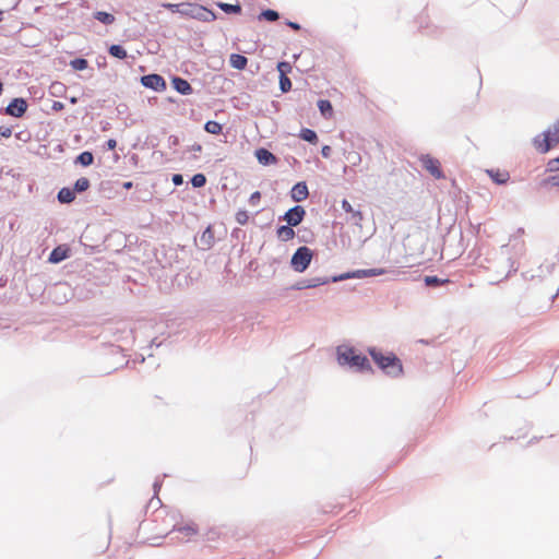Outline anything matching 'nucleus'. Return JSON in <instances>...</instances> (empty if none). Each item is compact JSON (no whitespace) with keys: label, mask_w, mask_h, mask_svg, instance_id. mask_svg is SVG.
Listing matches in <instances>:
<instances>
[{"label":"nucleus","mask_w":559,"mask_h":559,"mask_svg":"<svg viewBox=\"0 0 559 559\" xmlns=\"http://www.w3.org/2000/svg\"><path fill=\"white\" fill-rule=\"evenodd\" d=\"M369 354L377 366L390 377H400L403 373V366L400 358L393 353H382L376 348H370Z\"/></svg>","instance_id":"1"},{"label":"nucleus","mask_w":559,"mask_h":559,"mask_svg":"<svg viewBox=\"0 0 559 559\" xmlns=\"http://www.w3.org/2000/svg\"><path fill=\"white\" fill-rule=\"evenodd\" d=\"M336 353L340 365H349L360 371L372 370L368 358L361 354H357L356 349L353 347L338 346Z\"/></svg>","instance_id":"2"},{"label":"nucleus","mask_w":559,"mask_h":559,"mask_svg":"<svg viewBox=\"0 0 559 559\" xmlns=\"http://www.w3.org/2000/svg\"><path fill=\"white\" fill-rule=\"evenodd\" d=\"M559 143V122L554 123L533 139L534 147L539 153H547Z\"/></svg>","instance_id":"3"},{"label":"nucleus","mask_w":559,"mask_h":559,"mask_svg":"<svg viewBox=\"0 0 559 559\" xmlns=\"http://www.w3.org/2000/svg\"><path fill=\"white\" fill-rule=\"evenodd\" d=\"M177 9L179 14L190 16L198 21L207 22L215 19V15L211 10L199 4L185 3L183 5L177 7Z\"/></svg>","instance_id":"4"},{"label":"nucleus","mask_w":559,"mask_h":559,"mask_svg":"<svg viewBox=\"0 0 559 559\" xmlns=\"http://www.w3.org/2000/svg\"><path fill=\"white\" fill-rule=\"evenodd\" d=\"M313 258L312 250L306 246L299 247L293 254L290 265L296 272H304L307 270Z\"/></svg>","instance_id":"5"},{"label":"nucleus","mask_w":559,"mask_h":559,"mask_svg":"<svg viewBox=\"0 0 559 559\" xmlns=\"http://www.w3.org/2000/svg\"><path fill=\"white\" fill-rule=\"evenodd\" d=\"M423 167L432 176L435 177L436 179H442L444 178V174L441 169V164L440 162L430 156V155H423L420 156L419 158Z\"/></svg>","instance_id":"6"},{"label":"nucleus","mask_w":559,"mask_h":559,"mask_svg":"<svg viewBox=\"0 0 559 559\" xmlns=\"http://www.w3.org/2000/svg\"><path fill=\"white\" fill-rule=\"evenodd\" d=\"M306 215V211L302 206L300 205H296L292 209H289L285 215L283 216V219L286 221V223L289 225V226H297L299 225L304 217Z\"/></svg>","instance_id":"7"},{"label":"nucleus","mask_w":559,"mask_h":559,"mask_svg":"<svg viewBox=\"0 0 559 559\" xmlns=\"http://www.w3.org/2000/svg\"><path fill=\"white\" fill-rule=\"evenodd\" d=\"M141 83L148 88L160 92L166 88V82L159 74H147L141 78Z\"/></svg>","instance_id":"8"},{"label":"nucleus","mask_w":559,"mask_h":559,"mask_svg":"<svg viewBox=\"0 0 559 559\" xmlns=\"http://www.w3.org/2000/svg\"><path fill=\"white\" fill-rule=\"evenodd\" d=\"M27 109V103L23 98H14L5 108V112L10 116L20 118Z\"/></svg>","instance_id":"9"},{"label":"nucleus","mask_w":559,"mask_h":559,"mask_svg":"<svg viewBox=\"0 0 559 559\" xmlns=\"http://www.w3.org/2000/svg\"><path fill=\"white\" fill-rule=\"evenodd\" d=\"M308 195H309L308 187H307L306 182H304V181L297 182L290 191V197L296 202H301V201L306 200L308 198Z\"/></svg>","instance_id":"10"},{"label":"nucleus","mask_w":559,"mask_h":559,"mask_svg":"<svg viewBox=\"0 0 559 559\" xmlns=\"http://www.w3.org/2000/svg\"><path fill=\"white\" fill-rule=\"evenodd\" d=\"M254 155L258 162L262 165H271L277 162L276 156L266 148H258Z\"/></svg>","instance_id":"11"},{"label":"nucleus","mask_w":559,"mask_h":559,"mask_svg":"<svg viewBox=\"0 0 559 559\" xmlns=\"http://www.w3.org/2000/svg\"><path fill=\"white\" fill-rule=\"evenodd\" d=\"M175 531L183 535L185 538L190 539L199 532L198 525L193 522L181 524L175 527Z\"/></svg>","instance_id":"12"},{"label":"nucleus","mask_w":559,"mask_h":559,"mask_svg":"<svg viewBox=\"0 0 559 559\" xmlns=\"http://www.w3.org/2000/svg\"><path fill=\"white\" fill-rule=\"evenodd\" d=\"M171 84L173 87L182 95H189L192 92L190 83L185 79L176 76L171 80Z\"/></svg>","instance_id":"13"},{"label":"nucleus","mask_w":559,"mask_h":559,"mask_svg":"<svg viewBox=\"0 0 559 559\" xmlns=\"http://www.w3.org/2000/svg\"><path fill=\"white\" fill-rule=\"evenodd\" d=\"M69 249L64 246H58L56 247L50 255H49V262L51 263H59L68 258Z\"/></svg>","instance_id":"14"},{"label":"nucleus","mask_w":559,"mask_h":559,"mask_svg":"<svg viewBox=\"0 0 559 559\" xmlns=\"http://www.w3.org/2000/svg\"><path fill=\"white\" fill-rule=\"evenodd\" d=\"M294 226H289L288 224L287 225H283V226H280L277 229H276V236L277 238L281 240V241H289L292 239H294L295 237V231L293 229Z\"/></svg>","instance_id":"15"},{"label":"nucleus","mask_w":559,"mask_h":559,"mask_svg":"<svg viewBox=\"0 0 559 559\" xmlns=\"http://www.w3.org/2000/svg\"><path fill=\"white\" fill-rule=\"evenodd\" d=\"M487 174L498 185L506 183L510 179V175L506 170L490 169L487 170Z\"/></svg>","instance_id":"16"},{"label":"nucleus","mask_w":559,"mask_h":559,"mask_svg":"<svg viewBox=\"0 0 559 559\" xmlns=\"http://www.w3.org/2000/svg\"><path fill=\"white\" fill-rule=\"evenodd\" d=\"M230 66L237 70H243L247 67L248 59L239 53H233L229 58Z\"/></svg>","instance_id":"17"},{"label":"nucleus","mask_w":559,"mask_h":559,"mask_svg":"<svg viewBox=\"0 0 559 559\" xmlns=\"http://www.w3.org/2000/svg\"><path fill=\"white\" fill-rule=\"evenodd\" d=\"M75 199V192L74 190H71L70 188H62L58 192V200L61 203H70Z\"/></svg>","instance_id":"18"},{"label":"nucleus","mask_w":559,"mask_h":559,"mask_svg":"<svg viewBox=\"0 0 559 559\" xmlns=\"http://www.w3.org/2000/svg\"><path fill=\"white\" fill-rule=\"evenodd\" d=\"M318 107L320 109V112L324 117H332V115H333V107H332V104L330 103V100L320 99L318 102Z\"/></svg>","instance_id":"19"},{"label":"nucleus","mask_w":559,"mask_h":559,"mask_svg":"<svg viewBox=\"0 0 559 559\" xmlns=\"http://www.w3.org/2000/svg\"><path fill=\"white\" fill-rule=\"evenodd\" d=\"M204 130L207 132V133H211V134H219L222 133V130H223V127L221 123H218L217 121H213V120H210L207 121L205 124H204Z\"/></svg>","instance_id":"20"},{"label":"nucleus","mask_w":559,"mask_h":559,"mask_svg":"<svg viewBox=\"0 0 559 559\" xmlns=\"http://www.w3.org/2000/svg\"><path fill=\"white\" fill-rule=\"evenodd\" d=\"M280 17V14L277 11L275 10H272V9H266V10H263L260 15H259V19L260 20H265V21H269V22H274L276 21L277 19Z\"/></svg>","instance_id":"21"},{"label":"nucleus","mask_w":559,"mask_h":559,"mask_svg":"<svg viewBox=\"0 0 559 559\" xmlns=\"http://www.w3.org/2000/svg\"><path fill=\"white\" fill-rule=\"evenodd\" d=\"M109 53L118 59H124L127 58V51L126 49L120 45H111L109 47Z\"/></svg>","instance_id":"22"},{"label":"nucleus","mask_w":559,"mask_h":559,"mask_svg":"<svg viewBox=\"0 0 559 559\" xmlns=\"http://www.w3.org/2000/svg\"><path fill=\"white\" fill-rule=\"evenodd\" d=\"M94 160V156L91 152H82L78 157H76V163L81 164L82 166H90Z\"/></svg>","instance_id":"23"},{"label":"nucleus","mask_w":559,"mask_h":559,"mask_svg":"<svg viewBox=\"0 0 559 559\" xmlns=\"http://www.w3.org/2000/svg\"><path fill=\"white\" fill-rule=\"evenodd\" d=\"M218 7L227 14H237L240 13L241 7L239 4H230V3H218Z\"/></svg>","instance_id":"24"},{"label":"nucleus","mask_w":559,"mask_h":559,"mask_svg":"<svg viewBox=\"0 0 559 559\" xmlns=\"http://www.w3.org/2000/svg\"><path fill=\"white\" fill-rule=\"evenodd\" d=\"M95 19L103 24H111L115 21V16L112 14L104 11L96 12Z\"/></svg>","instance_id":"25"},{"label":"nucleus","mask_w":559,"mask_h":559,"mask_svg":"<svg viewBox=\"0 0 559 559\" xmlns=\"http://www.w3.org/2000/svg\"><path fill=\"white\" fill-rule=\"evenodd\" d=\"M300 138L310 143H317L318 136L317 133L311 129H302L300 132Z\"/></svg>","instance_id":"26"},{"label":"nucleus","mask_w":559,"mask_h":559,"mask_svg":"<svg viewBox=\"0 0 559 559\" xmlns=\"http://www.w3.org/2000/svg\"><path fill=\"white\" fill-rule=\"evenodd\" d=\"M90 188V180L85 177L79 178L74 183V192H84Z\"/></svg>","instance_id":"27"},{"label":"nucleus","mask_w":559,"mask_h":559,"mask_svg":"<svg viewBox=\"0 0 559 559\" xmlns=\"http://www.w3.org/2000/svg\"><path fill=\"white\" fill-rule=\"evenodd\" d=\"M450 281L448 278L441 280L437 276H426L425 283L427 286H438L448 284Z\"/></svg>","instance_id":"28"},{"label":"nucleus","mask_w":559,"mask_h":559,"mask_svg":"<svg viewBox=\"0 0 559 559\" xmlns=\"http://www.w3.org/2000/svg\"><path fill=\"white\" fill-rule=\"evenodd\" d=\"M384 273H385V271L383 269H371V270H366V271H358L357 274H355V276H357V277L376 276V275H382Z\"/></svg>","instance_id":"29"},{"label":"nucleus","mask_w":559,"mask_h":559,"mask_svg":"<svg viewBox=\"0 0 559 559\" xmlns=\"http://www.w3.org/2000/svg\"><path fill=\"white\" fill-rule=\"evenodd\" d=\"M87 61L83 58H76L70 62V66L76 71L85 70L87 68Z\"/></svg>","instance_id":"30"},{"label":"nucleus","mask_w":559,"mask_h":559,"mask_svg":"<svg viewBox=\"0 0 559 559\" xmlns=\"http://www.w3.org/2000/svg\"><path fill=\"white\" fill-rule=\"evenodd\" d=\"M191 183L194 188H201L206 183V178L203 174H195L191 179Z\"/></svg>","instance_id":"31"},{"label":"nucleus","mask_w":559,"mask_h":559,"mask_svg":"<svg viewBox=\"0 0 559 559\" xmlns=\"http://www.w3.org/2000/svg\"><path fill=\"white\" fill-rule=\"evenodd\" d=\"M326 283H329L328 278H312V280L307 281V283L305 285H302L301 287L312 288V287H317L320 285H324Z\"/></svg>","instance_id":"32"},{"label":"nucleus","mask_w":559,"mask_h":559,"mask_svg":"<svg viewBox=\"0 0 559 559\" xmlns=\"http://www.w3.org/2000/svg\"><path fill=\"white\" fill-rule=\"evenodd\" d=\"M236 221L240 225H246L248 223V221H249L248 212L245 211V210H239L236 213Z\"/></svg>","instance_id":"33"},{"label":"nucleus","mask_w":559,"mask_h":559,"mask_svg":"<svg viewBox=\"0 0 559 559\" xmlns=\"http://www.w3.org/2000/svg\"><path fill=\"white\" fill-rule=\"evenodd\" d=\"M221 536L222 533L218 528H210L205 534L206 539L212 542L219 539Z\"/></svg>","instance_id":"34"},{"label":"nucleus","mask_w":559,"mask_h":559,"mask_svg":"<svg viewBox=\"0 0 559 559\" xmlns=\"http://www.w3.org/2000/svg\"><path fill=\"white\" fill-rule=\"evenodd\" d=\"M280 87L284 93L292 88V82L287 75L280 76Z\"/></svg>","instance_id":"35"},{"label":"nucleus","mask_w":559,"mask_h":559,"mask_svg":"<svg viewBox=\"0 0 559 559\" xmlns=\"http://www.w3.org/2000/svg\"><path fill=\"white\" fill-rule=\"evenodd\" d=\"M277 70L280 72V76H284L292 71V67L288 62L283 61L277 64Z\"/></svg>","instance_id":"36"},{"label":"nucleus","mask_w":559,"mask_h":559,"mask_svg":"<svg viewBox=\"0 0 559 559\" xmlns=\"http://www.w3.org/2000/svg\"><path fill=\"white\" fill-rule=\"evenodd\" d=\"M261 200V193L259 191L253 192L249 198V204L257 206Z\"/></svg>","instance_id":"37"},{"label":"nucleus","mask_w":559,"mask_h":559,"mask_svg":"<svg viewBox=\"0 0 559 559\" xmlns=\"http://www.w3.org/2000/svg\"><path fill=\"white\" fill-rule=\"evenodd\" d=\"M0 134L2 138H10L12 135V128L8 126H1L0 127Z\"/></svg>","instance_id":"38"},{"label":"nucleus","mask_w":559,"mask_h":559,"mask_svg":"<svg viewBox=\"0 0 559 559\" xmlns=\"http://www.w3.org/2000/svg\"><path fill=\"white\" fill-rule=\"evenodd\" d=\"M548 168L551 171L558 170L559 169V157L550 159L549 163H548Z\"/></svg>","instance_id":"39"},{"label":"nucleus","mask_w":559,"mask_h":559,"mask_svg":"<svg viewBox=\"0 0 559 559\" xmlns=\"http://www.w3.org/2000/svg\"><path fill=\"white\" fill-rule=\"evenodd\" d=\"M342 209L346 212V213H352L354 212V209L353 206L350 205V203L347 201V200H343L342 201Z\"/></svg>","instance_id":"40"},{"label":"nucleus","mask_w":559,"mask_h":559,"mask_svg":"<svg viewBox=\"0 0 559 559\" xmlns=\"http://www.w3.org/2000/svg\"><path fill=\"white\" fill-rule=\"evenodd\" d=\"M286 25H287V26H289L294 32H299V31H301V25H300V24H298V23H296V22H290V21H288V22L286 23Z\"/></svg>","instance_id":"41"},{"label":"nucleus","mask_w":559,"mask_h":559,"mask_svg":"<svg viewBox=\"0 0 559 559\" xmlns=\"http://www.w3.org/2000/svg\"><path fill=\"white\" fill-rule=\"evenodd\" d=\"M173 182H174V185H175V186H180V185H182V182H183V178H182V176H181V175H179V174H175V175L173 176Z\"/></svg>","instance_id":"42"},{"label":"nucleus","mask_w":559,"mask_h":559,"mask_svg":"<svg viewBox=\"0 0 559 559\" xmlns=\"http://www.w3.org/2000/svg\"><path fill=\"white\" fill-rule=\"evenodd\" d=\"M352 217L355 222H360L362 219V214L360 211H355L350 213Z\"/></svg>","instance_id":"43"},{"label":"nucleus","mask_w":559,"mask_h":559,"mask_svg":"<svg viewBox=\"0 0 559 559\" xmlns=\"http://www.w3.org/2000/svg\"><path fill=\"white\" fill-rule=\"evenodd\" d=\"M185 3H178V4H175V3H166L164 4V7L170 9L173 12H176L178 13V9L177 7H180V5H183Z\"/></svg>","instance_id":"44"},{"label":"nucleus","mask_w":559,"mask_h":559,"mask_svg":"<svg viewBox=\"0 0 559 559\" xmlns=\"http://www.w3.org/2000/svg\"><path fill=\"white\" fill-rule=\"evenodd\" d=\"M321 153H322L323 157H325V158L330 157L331 147L329 145L323 146Z\"/></svg>","instance_id":"45"},{"label":"nucleus","mask_w":559,"mask_h":559,"mask_svg":"<svg viewBox=\"0 0 559 559\" xmlns=\"http://www.w3.org/2000/svg\"><path fill=\"white\" fill-rule=\"evenodd\" d=\"M117 146V141L115 139H109L107 141V147L108 150H115Z\"/></svg>","instance_id":"46"},{"label":"nucleus","mask_w":559,"mask_h":559,"mask_svg":"<svg viewBox=\"0 0 559 559\" xmlns=\"http://www.w3.org/2000/svg\"><path fill=\"white\" fill-rule=\"evenodd\" d=\"M52 108L55 110H61L63 108V104L60 103V102H55L53 105H52Z\"/></svg>","instance_id":"47"},{"label":"nucleus","mask_w":559,"mask_h":559,"mask_svg":"<svg viewBox=\"0 0 559 559\" xmlns=\"http://www.w3.org/2000/svg\"><path fill=\"white\" fill-rule=\"evenodd\" d=\"M191 150L194 151V152H201L202 151V145L199 144V143H195L191 146Z\"/></svg>","instance_id":"48"},{"label":"nucleus","mask_w":559,"mask_h":559,"mask_svg":"<svg viewBox=\"0 0 559 559\" xmlns=\"http://www.w3.org/2000/svg\"><path fill=\"white\" fill-rule=\"evenodd\" d=\"M551 182L554 186H558L559 187V174L551 177Z\"/></svg>","instance_id":"49"},{"label":"nucleus","mask_w":559,"mask_h":559,"mask_svg":"<svg viewBox=\"0 0 559 559\" xmlns=\"http://www.w3.org/2000/svg\"><path fill=\"white\" fill-rule=\"evenodd\" d=\"M132 186H133V183L131 181H127V182L123 183V188L124 189H131Z\"/></svg>","instance_id":"50"}]
</instances>
